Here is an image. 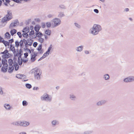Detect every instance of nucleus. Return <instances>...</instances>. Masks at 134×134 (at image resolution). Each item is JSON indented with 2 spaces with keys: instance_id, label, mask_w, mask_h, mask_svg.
I'll use <instances>...</instances> for the list:
<instances>
[{
  "instance_id": "22",
  "label": "nucleus",
  "mask_w": 134,
  "mask_h": 134,
  "mask_svg": "<svg viewBox=\"0 0 134 134\" xmlns=\"http://www.w3.org/2000/svg\"><path fill=\"white\" fill-rule=\"evenodd\" d=\"M30 31L29 28V27L27 28L26 27H25L22 30V32L24 33H26V32H27L26 33H28Z\"/></svg>"
},
{
  "instance_id": "29",
  "label": "nucleus",
  "mask_w": 134,
  "mask_h": 134,
  "mask_svg": "<svg viewBox=\"0 0 134 134\" xmlns=\"http://www.w3.org/2000/svg\"><path fill=\"white\" fill-rule=\"evenodd\" d=\"M45 33L47 35L50 36V35L51 33V30L49 29L46 30L45 31Z\"/></svg>"
},
{
  "instance_id": "28",
  "label": "nucleus",
  "mask_w": 134,
  "mask_h": 134,
  "mask_svg": "<svg viewBox=\"0 0 134 134\" xmlns=\"http://www.w3.org/2000/svg\"><path fill=\"white\" fill-rule=\"evenodd\" d=\"M4 107L6 109L10 110V106L9 104H5L4 105Z\"/></svg>"
},
{
  "instance_id": "18",
  "label": "nucleus",
  "mask_w": 134,
  "mask_h": 134,
  "mask_svg": "<svg viewBox=\"0 0 134 134\" xmlns=\"http://www.w3.org/2000/svg\"><path fill=\"white\" fill-rule=\"evenodd\" d=\"M83 49V47L82 46H81L77 47L76 48V50L79 52H81L82 51Z\"/></svg>"
},
{
  "instance_id": "11",
  "label": "nucleus",
  "mask_w": 134,
  "mask_h": 134,
  "mask_svg": "<svg viewBox=\"0 0 134 134\" xmlns=\"http://www.w3.org/2000/svg\"><path fill=\"white\" fill-rule=\"evenodd\" d=\"M25 75L24 74H18L16 75L15 77L19 79H22L25 78Z\"/></svg>"
},
{
  "instance_id": "61",
  "label": "nucleus",
  "mask_w": 134,
  "mask_h": 134,
  "mask_svg": "<svg viewBox=\"0 0 134 134\" xmlns=\"http://www.w3.org/2000/svg\"><path fill=\"white\" fill-rule=\"evenodd\" d=\"M13 60L14 61V63H17L16 61L17 60V58L15 57H14L13 59Z\"/></svg>"
},
{
  "instance_id": "45",
  "label": "nucleus",
  "mask_w": 134,
  "mask_h": 134,
  "mask_svg": "<svg viewBox=\"0 0 134 134\" xmlns=\"http://www.w3.org/2000/svg\"><path fill=\"white\" fill-rule=\"evenodd\" d=\"M35 34V32L34 30H32L29 33V35L31 36L32 35H34Z\"/></svg>"
},
{
  "instance_id": "9",
  "label": "nucleus",
  "mask_w": 134,
  "mask_h": 134,
  "mask_svg": "<svg viewBox=\"0 0 134 134\" xmlns=\"http://www.w3.org/2000/svg\"><path fill=\"white\" fill-rule=\"evenodd\" d=\"M6 2L7 3H9L10 1V0H5ZM12 1H13L14 2L18 3H20L21 2V1H24L25 2H27V1L29 0H11Z\"/></svg>"
},
{
  "instance_id": "12",
  "label": "nucleus",
  "mask_w": 134,
  "mask_h": 134,
  "mask_svg": "<svg viewBox=\"0 0 134 134\" xmlns=\"http://www.w3.org/2000/svg\"><path fill=\"white\" fill-rule=\"evenodd\" d=\"M8 68V65L5 66H3L1 68V71L4 72H5L7 71Z\"/></svg>"
},
{
  "instance_id": "25",
  "label": "nucleus",
  "mask_w": 134,
  "mask_h": 134,
  "mask_svg": "<svg viewBox=\"0 0 134 134\" xmlns=\"http://www.w3.org/2000/svg\"><path fill=\"white\" fill-rule=\"evenodd\" d=\"M17 32L16 30L15 29H13L11 30L10 33L12 36H13L14 34L16 33Z\"/></svg>"
},
{
  "instance_id": "55",
  "label": "nucleus",
  "mask_w": 134,
  "mask_h": 134,
  "mask_svg": "<svg viewBox=\"0 0 134 134\" xmlns=\"http://www.w3.org/2000/svg\"><path fill=\"white\" fill-rule=\"evenodd\" d=\"M4 40L3 39V38L0 36V43H2L3 42V41H4Z\"/></svg>"
},
{
  "instance_id": "60",
  "label": "nucleus",
  "mask_w": 134,
  "mask_h": 134,
  "mask_svg": "<svg viewBox=\"0 0 134 134\" xmlns=\"http://www.w3.org/2000/svg\"><path fill=\"white\" fill-rule=\"evenodd\" d=\"M14 40L13 38H12L11 39H10L9 40V42H9V43H12L13 42H14Z\"/></svg>"
},
{
  "instance_id": "13",
  "label": "nucleus",
  "mask_w": 134,
  "mask_h": 134,
  "mask_svg": "<svg viewBox=\"0 0 134 134\" xmlns=\"http://www.w3.org/2000/svg\"><path fill=\"white\" fill-rule=\"evenodd\" d=\"M51 124L52 125V126L54 127L57 125H58L59 124V122L57 120H53L51 122Z\"/></svg>"
},
{
  "instance_id": "58",
  "label": "nucleus",
  "mask_w": 134,
  "mask_h": 134,
  "mask_svg": "<svg viewBox=\"0 0 134 134\" xmlns=\"http://www.w3.org/2000/svg\"><path fill=\"white\" fill-rule=\"evenodd\" d=\"M53 16V15L49 14L47 15V17L49 18H52Z\"/></svg>"
},
{
  "instance_id": "4",
  "label": "nucleus",
  "mask_w": 134,
  "mask_h": 134,
  "mask_svg": "<svg viewBox=\"0 0 134 134\" xmlns=\"http://www.w3.org/2000/svg\"><path fill=\"white\" fill-rule=\"evenodd\" d=\"M52 97L47 93H44L41 97V99L42 101H44L50 102L52 100Z\"/></svg>"
},
{
  "instance_id": "8",
  "label": "nucleus",
  "mask_w": 134,
  "mask_h": 134,
  "mask_svg": "<svg viewBox=\"0 0 134 134\" xmlns=\"http://www.w3.org/2000/svg\"><path fill=\"white\" fill-rule=\"evenodd\" d=\"M19 23L18 20H16L14 21L13 23H11L9 26V28L12 27H15L16 25H19Z\"/></svg>"
},
{
  "instance_id": "3",
  "label": "nucleus",
  "mask_w": 134,
  "mask_h": 134,
  "mask_svg": "<svg viewBox=\"0 0 134 134\" xmlns=\"http://www.w3.org/2000/svg\"><path fill=\"white\" fill-rule=\"evenodd\" d=\"M32 73H34L35 79L39 81L41 79V75L42 74L41 70L39 69L36 68L31 70Z\"/></svg>"
},
{
  "instance_id": "2",
  "label": "nucleus",
  "mask_w": 134,
  "mask_h": 134,
  "mask_svg": "<svg viewBox=\"0 0 134 134\" xmlns=\"http://www.w3.org/2000/svg\"><path fill=\"white\" fill-rule=\"evenodd\" d=\"M102 30L101 26L98 24H94L90 30V33L94 35L98 34Z\"/></svg>"
},
{
  "instance_id": "7",
  "label": "nucleus",
  "mask_w": 134,
  "mask_h": 134,
  "mask_svg": "<svg viewBox=\"0 0 134 134\" xmlns=\"http://www.w3.org/2000/svg\"><path fill=\"white\" fill-rule=\"evenodd\" d=\"M54 25L55 27H56L59 25L61 23V21L58 18L54 19H53Z\"/></svg>"
},
{
  "instance_id": "40",
  "label": "nucleus",
  "mask_w": 134,
  "mask_h": 134,
  "mask_svg": "<svg viewBox=\"0 0 134 134\" xmlns=\"http://www.w3.org/2000/svg\"><path fill=\"white\" fill-rule=\"evenodd\" d=\"M46 26L48 28H49L51 27V24L50 22H47L46 24Z\"/></svg>"
},
{
  "instance_id": "14",
  "label": "nucleus",
  "mask_w": 134,
  "mask_h": 134,
  "mask_svg": "<svg viewBox=\"0 0 134 134\" xmlns=\"http://www.w3.org/2000/svg\"><path fill=\"white\" fill-rule=\"evenodd\" d=\"M2 60V64L3 66H5L7 65H8L7 64L8 61L6 58H3Z\"/></svg>"
},
{
  "instance_id": "37",
  "label": "nucleus",
  "mask_w": 134,
  "mask_h": 134,
  "mask_svg": "<svg viewBox=\"0 0 134 134\" xmlns=\"http://www.w3.org/2000/svg\"><path fill=\"white\" fill-rule=\"evenodd\" d=\"M25 86L26 88L29 89H30L32 87V86L31 84L28 83H26L25 84Z\"/></svg>"
},
{
  "instance_id": "36",
  "label": "nucleus",
  "mask_w": 134,
  "mask_h": 134,
  "mask_svg": "<svg viewBox=\"0 0 134 134\" xmlns=\"http://www.w3.org/2000/svg\"><path fill=\"white\" fill-rule=\"evenodd\" d=\"M20 59L21 60V61L20 60V59L18 58V63L20 65H22L23 62L22 60V58Z\"/></svg>"
},
{
  "instance_id": "51",
  "label": "nucleus",
  "mask_w": 134,
  "mask_h": 134,
  "mask_svg": "<svg viewBox=\"0 0 134 134\" xmlns=\"http://www.w3.org/2000/svg\"><path fill=\"white\" fill-rule=\"evenodd\" d=\"M12 124L13 125L17 126L18 121L13 122L12 123Z\"/></svg>"
},
{
  "instance_id": "43",
  "label": "nucleus",
  "mask_w": 134,
  "mask_h": 134,
  "mask_svg": "<svg viewBox=\"0 0 134 134\" xmlns=\"http://www.w3.org/2000/svg\"><path fill=\"white\" fill-rule=\"evenodd\" d=\"M22 104L24 106H26L27 104V102L26 100H23L22 102Z\"/></svg>"
},
{
  "instance_id": "54",
  "label": "nucleus",
  "mask_w": 134,
  "mask_h": 134,
  "mask_svg": "<svg viewBox=\"0 0 134 134\" xmlns=\"http://www.w3.org/2000/svg\"><path fill=\"white\" fill-rule=\"evenodd\" d=\"M42 27L43 28H44L45 27V24L44 23H41Z\"/></svg>"
},
{
  "instance_id": "1",
  "label": "nucleus",
  "mask_w": 134,
  "mask_h": 134,
  "mask_svg": "<svg viewBox=\"0 0 134 134\" xmlns=\"http://www.w3.org/2000/svg\"><path fill=\"white\" fill-rule=\"evenodd\" d=\"M7 14L1 19L0 23L2 24L0 25V27H2L5 25L7 21L11 20L13 18L11 10H8Z\"/></svg>"
},
{
  "instance_id": "6",
  "label": "nucleus",
  "mask_w": 134,
  "mask_h": 134,
  "mask_svg": "<svg viewBox=\"0 0 134 134\" xmlns=\"http://www.w3.org/2000/svg\"><path fill=\"white\" fill-rule=\"evenodd\" d=\"M124 81L126 83L131 82L134 81V76H130L125 78Z\"/></svg>"
},
{
  "instance_id": "57",
  "label": "nucleus",
  "mask_w": 134,
  "mask_h": 134,
  "mask_svg": "<svg viewBox=\"0 0 134 134\" xmlns=\"http://www.w3.org/2000/svg\"><path fill=\"white\" fill-rule=\"evenodd\" d=\"M3 93V92L2 90V88L0 86V94H2Z\"/></svg>"
},
{
  "instance_id": "32",
  "label": "nucleus",
  "mask_w": 134,
  "mask_h": 134,
  "mask_svg": "<svg viewBox=\"0 0 134 134\" xmlns=\"http://www.w3.org/2000/svg\"><path fill=\"white\" fill-rule=\"evenodd\" d=\"M2 43H3V44L5 46V47H6L7 46H9V42H8V41H5L4 40V41H3Z\"/></svg>"
},
{
  "instance_id": "50",
  "label": "nucleus",
  "mask_w": 134,
  "mask_h": 134,
  "mask_svg": "<svg viewBox=\"0 0 134 134\" xmlns=\"http://www.w3.org/2000/svg\"><path fill=\"white\" fill-rule=\"evenodd\" d=\"M59 7L61 9H66V7L64 5H59Z\"/></svg>"
},
{
  "instance_id": "42",
  "label": "nucleus",
  "mask_w": 134,
  "mask_h": 134,
  "mask_svg": "<svg viewBox=\"0 0 134 134\" xmlns=\"http://www.w3.org/2000/svg\"><path fill=\"white\" fill-rule=\"evenodd\" d=\"M23 36L24 37L27 38L28 37V35L27 33H24L23 34Z\"/></svg>"
},
{
  "instance_id": "17",
  "label": "nucleus",
  "mask_w": 134,
  "mask_h": 134,
  "mask_svg": "<svg viewBox=\"0 0 134 134\" xmlns=\"http://www.w3.org/2000/svg\"><path fill=\"white\" fill-rule=\"evenodd\" d=\"M106 101L105 100H102L98 102L97 103V105L100 106L104 104L106 102Z\"/></svg>"
},
{
  "instance_id": "46",
  "label": "nucleus",
  "mask_w": 134,
  "mask_h": 134,
  "mask_svg": "<svg viewBox=\"0 0 134 134\" xmlns=\"http://www.w3.org/2000/svg\"><path fill=\"white\" fill-rule=\"evenodd\" d=\"M49 53L46 51V52L43 54V56L45 58L49 55Z\"/></svg>"
},
{
  "instance_id": "27",
  "label": "nucleus",
  "mask_w": 134,
  "mask_h": 134,
  "mask_svg": "<svg viewBox=\"0 0 134 134\" xmlns=\"http://www.w3.org/2000/svg\"><path fill=\"white\" fill-rule=\"evenodd\" d=\"M19 57H18V59L22 58H21V56L23 55V51L22 49H20L19 50Z\"/></svg>"
},
{
  "instance_id": "49",
  "label": "nucleus",
  "mask_w": 134,
  "mask_h": 134,
  "mask_svg": "<svg viewBox=\"0 0 134 134\" xmlns=\"http://www.w3.org/2000/svg\"><path fill=\"white\" fill-rule=\"evenodd\" d=\"M75 25L78 28H80L81 27L80 26L78 23H74Z\"/></svg>"
},
{
  "instance_id": "52",
  "label": "nucleus",
  "mask_w": 134,
  "mask_h": 134,
  "mask_svg": "<svg viewBox=\"0 0 134 134\" xmlns=\"http://www.w3.org/2000/svg\"><path fill=\"white\" fill-rule=\"evenodd\" d=\"M19 44L21 48H22L23 47L24 44L23 42H20Z\"/></svg>"
},
{
  "instance_id": "41",
  "label": "nucleus",
  "mask_w": 134,
  "mask_h": 134,
  "mask_svg": "<svg viewBox=\"0 0 134 134\" xmlns=\"http://www.w3.org/2000/svg\"><path fill=\"white\" fill-rule=\"evenodd\" d=\"M15 46L16 47H17L18 48L19 45V44H20V42H19L18 41H16L15 42Z\"/></svg>"
},
{
  "instance_id": "47",
  "label": "nucleus",
  "mask_w": 134,
  "mask_h": 134,
  "mask_svg": "<svg viewBox=\"0 0 134 134\" xmlns=\"http://www.w3.org/2000/svg\"><path fill=\"white\" fill-rule=\"evenodd\" d=\"M18 126H22V121H18Z\"/></svg>"
},
{
  "instance_id": "35",
  "label": "nucleus",
  "mask_w": 134,
  "mask_h": 134,
  "mask_svg": "<svg viewBox=\"0 0 134 134\" xmlns=\"http://www.w3.org/2000/svg\"><path fill=\"white\" fill-rule=\"evenodd\" d=\"M70 98L71 100H74L76 98V97L74 94H71L70 95Z\"/></svg>"
},
{
  "instance_id": "33",
  "label": "nucleus",
  "mask_w": 134,
  "mask_h": 134,
  "mask_svg": "<svg viewBox=\"0 0 134 134\" xmlns=\"http://www.w3.org/2000/svg\"><path fill=\"white\" fill-rule=\"evenodd\" d=\"M28 42H29V43H28V46H31L32 44L33 41L31 38L28 39Z\"/></svg>"
},
{
  "instance_id": "53",
  "label": "nucleus",
  "mask_w": 134,
  "mask_h": 134,
  "mask_svg": "<svg viewBox=\"0 0 134 134\" xmlns=\"http://www.w3.org/2000/svg\"><path fill=\"white\" fill-rule=\"evenodd\" d=\"M38 43L36 42H35L33 43V46L34 47H36L37 46Z\"/></svg>"
},
{
  "instance_id": "20",
  "label": "nucleus",
  "mask_w": 134,
  "mask_h": 134,
  "mask_svg": "<svg viewBox=\"0 0 134 134\" xmlns=\"http://www.w3.org/2000/svg\"><path fill=\"white\" fill-rule=\"evenodd\" d=\"M13 66V67H15V70L16 71H17L18 70L19 66L17 63H14Z\"/></svg>"
},
{
  "instance_id": "34",
  "label": "nucleus",
  "mask_w": 134,
  "mask_h": 134,
  "mask_svg": "<svg viewBox=\"0 0 134 134\" xmlns=\"http://www.w3.org/2000/svg\"><path fill=\"white\" fill-rule=\"evenodd\" d=\"M31 59L32 62H34L36 60V57L33 55V54H31Z\"/></svg>"
},
{
  "instance_id": "30",
  "label": "nucleus",
  "mask_w": 134,
  "mask_h": 134,
  "mask_svg": "<svg viewBox=\"0 0 134 134\" xmlns=\"http://www.w3.org/2000/svg\"><path fill=\"white\" fill-rule=\"evenodd\" d=\"M103 78L105 80H107L109 79V76L108 74H105L103 75Z\"/></svg>"
},
{
  "instance_id": "31",
  "label": "nucleus",
  "mask_w": 134,
  "mask_h": 134,
  "mask_svg": "<svg viewBox=\"0 0 134 134\" xmlns=\"http://www.w3.org/2000/svg\"><path fill=\"white\" fill-rule=\"evenodd\" d=\"M92 132V131H85L83 133H81L80 134H91Z\"/></svg>"
},
{
  "instance_id": "62",
  "label": "nucleus",
  "mask_w": 134,
  "mask_h": 134,
  "mask_svg": "<svg viewBox=\"0 0 134 134\" xmlns=\"http://www.w3.org/2000/svg\"><path fill=\"white\" fill-rule=\"evenodd\" d=\"M30 20H31V19H29L28 21H26V25H28L29 24L30 22Z\"/></svg>"
},
{
  "instance_id": "44",
  "label": "nucleus",
  "mask_w": 134,
  "mask_h": 134,
  "mask_svg": "<svg viewBox=\"0 0 134 134\" xmlns=\"http://www.w3.org/2000/svg\"><path fill=\"white\" fill-rule=\"evenodd\" d=\"M38 40L41 43H42L44 41V39L43 38H41V37L39 38Z\"/></svg>"
},
{
  "instance_id": "19",
  "label": "nucleus",
  "mask_w": 134,
  "mask_h": 134,
  "mask_svg": "<svg viewBox=\"0 0 134 134\" xmlns=\"http://www.w3.org/2000/svg\"><path fill=\"white\" fill-rule=\"evenodd\" d=\"M40 27V26L38 25H36L34 27V30L36 32H39V31Z\"/></svg>"
},
{
  "instance_id": "39",
  "label": "nucleus",
  "mask_w": 134,
  "mask_h": 134,
  "mask_svg": "<svg viewBox=\"0 0 134 134\" xmlns=\"http://www.w3.org/2000/svg\"><path fill=\"white\" fill-rule=\"evenodd\" d=\"M52 47L53 46L51 44L49 47L48 48V50L46 51L49 53L51 49L52 48Z\"/></svg>"
},
{
  "instance_id": "23",
  "label": "nucleus",
  "mask_w": 134,
  "mask_h": 134,
  "mask_svg": "<svg viewBox=\"0 0 134 134\" xmlns=\"http://www.w3.org/2000/svg\"><path fill=\"white\" fill-rule=\"evenodd\" d=\"M10 50L12 51L14 54L16 52L14 46L13 47V45L12 44L10 45Z\"/></svg>"
},
{
  "instance_id": "24",
  "label": "nucleus",
  "mask_w": 134,
  "mask_h": 134,
  "mask_svg": "<svg viewBox=\"0 0 134 134\" xmlns=\"http://www.w3.org/2000/svg\"><path fill=\"white\" fill-rule=\"evenodd\" d=\"M8 63L9 66H13L12 64H14L13 61V60L11 58H10L8 59Z\"/></svg>"
},
{
  "instance_id": "64",
  "label": "nucleus",
  "mask_w": 134,
  "mask_h": 134,
  "mask_svg": "<svg viewBox=\"0 0 134 134\" xmlns=\"http://www.w3.org/2000/svg\"><path fill=\"white\" fill-rule=\"evenodd\" d=\"M35 20L37 22H39L40 21V20L39 18H35Z\"/></svg>"
},
{
  "instance_id": "21",
  "label": "nucleus",
  "mask_w": 134,
  "mask_h": 134,
  "mask_svg": "<svg viewBox=\"0 0 134 134\" xmlns=\"http://www.w3.org/2000/svg\"><path fill=\"white\" fill-rule=\"evenodd\" d=\"M4 37L5 38L7 39H9L10 38L11 35L9 32H7L5 34Z\"/></svg>"
},
{
  "instance_id": "10",
  "label": "nucleus",
  "mask_w": 134,
  "mask_h": 134,
  "mask_svg": "<svg viewBox=\"0 0 134 134\" xmlns=\"http://www.w3.org/2000/svg\"><path fill=\"white\" fill-rule=\"evenodd\" d=\"M30 123L29 122L25 121H22V126L26 127L29 125Z\"/></svg>"
},
{
  "instance_id": "15",
  "label": "nucleus",
  "mask_w": 134,
  "mask_h": 134,
  "mask_svg": "<svg viewBox=\"0 0 134 134\" xmlns=\"http://www.w3.org/2000/svg\"><path fill=\"white\" fill-rule=\"evenodd\" d=\"M14 67L13 66H9V68L8 69V72L9 73H12L13 71L14 70Z\"/></svg>"
},
{
  "instance_id": "48",
  "label": "nucleus",
  "mask_w": 134,
  "mask_h": 134,
  "mask_svg": "<svg viewBox=\"0 0 134 134\" xmlns=\"http://www.w3.org/2000/svg\"><path fill=\"white\" fill-rule=\"evenodd\" d=\"M17 34L19 36V38H21L22 37V35L21 33L20 32H17Z\"/></svg>"
},
{
  "instance_id": "26",
  "label": "nucleus",
  "mask_w": 134,
  "mask_h": 134,
  "mask_svg": "<svg viewBox=\"0 0 134 134\" xmlns=\"http://www.w3.org/2000/svg\"><path fill=\"white\" fill-rule=\"evenodd\" d=\"M59 14L58 16V17L59 18H62L65 16L64 13L62 12H58Z\"/></svg>"
},
{
  "instance_id": "59",
  "label": "nucleus",
  "mask_w": 134,
  "mask_h": 134,
  "mask_svg": "<svg viewBox=\"0 0 134 134\" xmlns=\"http://www.w3.org/2000/svg\"><path fill=\"white\" fill-rule=\"evenodd\" d=\"M94 12L95 13H99V10H98V9H94V10H93Z\"/></svg>"
},
{
  "instance_id": "63",
  "label": "nucleus",
  "mask_w": 134,
  "mask_h": 134,
  "mask_svg": "<svg viewBox=\"0 0 134 134\" xmlns=\"http://www.w3.org/2000/svg\"><path fill=\"white\" fill-rule=\"evenodd\" d=\"M39 88L38 87H33V90H39Z\"/></svg>"
},
{
  "instance_id": "16",
  "label": "nucleus",
  "mask_w": 134,
  "mask_h": 134,
  "mask_svg": "<svg viewBox=\"0 0 134 134\" xmlns=\"http://www.w3.org/2000/svg\"><path fill=\"white\" fill-rule=\"evenodd\" d=\"M35 34L36 36H35L34 38H36V37L40 38L43 35L42 34L41 32H35Z\"/></svg>"
},
{
  "instance_id": "38",
  "label": "nucleus",
  "mask_w": 134,
  "mask_h": 134,
  "mask_svg": "<svg viewBox=\"0 0 134 134\" xmlns=\"http://www.w3.org/2000/svg\"><path fill=\"white\" fill-rule=\"evenodd\" d=\"M42 47V44H41L39 45L38 47L37 48V50L39 51H41Z\"/></svg>"
},
{
  "instance_id": "56",
  "label": "nucleus",
  "mask_w": 134,
  "mask_h": 134,
  "mask_svg": "<svg viewBox=\"0 0 134 134\" xmlns=\"http://www.w3.org/2000/svg\"><path fill=\"white\" fill-rule=\"evenodd\" d=\"M24 57L25 58H26L28 56V54L26 52L24 53Z\"/></svg>"
},
{
  "instance_id": "5",
  "label": "nucleus",
  "mask_w": 134,
  "mask_h": 134,
  "mask_svg": "<svg viewBox=\"0 0 134 134\" xmlns=\"http://www.w3.org/2000/svg\"><path fill=\"white\" fill-rule=\"evenodd\" d=\"M0 54H3L2 56L3 58L7 59L11 57L12 56V54L9 53L7 49H6L4 51L1 52Z\"/></svg>"
}]
</instances>
